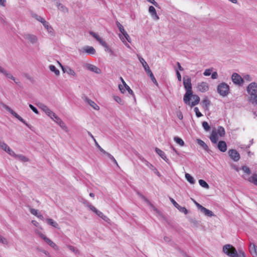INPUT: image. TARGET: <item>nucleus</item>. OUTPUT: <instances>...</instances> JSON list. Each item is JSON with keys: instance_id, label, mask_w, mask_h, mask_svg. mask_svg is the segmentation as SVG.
Here are the masks:
<instances>
[{"instance_id": "b1692460", "label": "nucleus", "mask_w": 257, "mask_h": 257, "mask_svg": "<svg viewBox=\"0 0 257 257\" xmlns=\"http://www.w3.org/2000/svg\"><path fill=\"white\" fill-rule=\"evenodd\" d=\"M249 250L253 256H257V246L254 243H251L249 245Z\"/></svg>"}, {"instance_id": "f704fd0d", "label": "nucleus", "mask_w": 257, "mask_h": 257, "mask_svg": "<svg viewBox=\"0 0 257 257\" xmlns=\"http://www.w3.org/2000/svg\"><path fill=\"white\" fill-rule=\"evenodd\" d=\"M193 98L194 99V100L191 103V107L198 104L200 101V97L197 95H193Z\"/></svg>"}, {"instance_id": "09e8293b", "label": "nucleus", "mask_w": 257, "mask_h": 257, "mask_svg": "<svg viewBox=\"0 0 257 257\" xmlns=\"http://www.w3.org/2000/svg\"><path fill=\"white\" fill-rule=\"evenodd\" d=\"M181 212L184 213L185 214H187L188 213L187 209L185 207L179 206L177 208Z\"/></svg>"}, {"instance_id": "dca6fc26", "label": "nucleus", "mask_w": 257, "mask_h": 257, "mask_svg": "<svg viewBox=\"0 0 257 257\" xmlns=\"http://www.w3.org/2000/svg\"><path fill=\"white\" fill-rule=\"evenodd\" d=\"M82 98L86 103L89 104L94 109L98 110L99 109V107L93 101L90 99L87 96H84Z\"/></svg>"}, {"instance_id": "412c9836", "label": "nucleus", "mask_w": 257, "mask_h": 257, "mask_svg": "<svg viewBox=\"0 0 257 257\" xmlns=\"http://www.w3.org/2000/svg\"><path fill=\"white\" fill-rule=\"evenodd\" d=\"M14 116H15L16 118H17L18 119H19L20 121H21L22 123H23L24 124H25L27 126H28L29 128H31V125L27 123V122L18 114H17L15 111H13V112L11 113Z\"/></svg>"}, {"instance_id": "58836bf2", "label": "nucleus", "mask_w": 257, "mask_h": 257, "mask_svg": "<svg viewBox=\"0 0 257 257\" xmlns=\"http://www.w3.org/2000/svg\"><path fill=\"white\" fill-rule=\"evenodd\" d=\"M96 214L106 222H108V221L109 220V219L100 211H97Z\"/></svg>"}, {"instance_id": "9b49d317", "label": "nucleus", "mask_w": 257, "mask_h": 257, "mask_svg": "<svg viewBox=\"0 0 257 257\" xmlns=\"http://www.w3.org/2000/svg\"><path fill=\"white\" fill-rule=\"evenodd\" d=\"M85 68H86L87 70L93 72L96 74H100L101 72V71L100 69L98 68L95 65H93L92 64H86L85 66Z\"/></svg>"}, {"instance_id": "473e14b6", "label": "nucleus", "mask_w": 257, "mask_h": 257, "mask_svg": "<svg viewBox=\"0 0 257 257\" xmlns=\"http://www.w3.org/2000/svg\"><path fill=\"white\" fill-rule=\"evenodd\" d=\"M220 137H223L225 134L224 128L222 126H218L217 128V134Z\"/></svg>"}, {"instance_id": "f8f14e48", "label": "nucleus", "mask_w": 257, "mask_h": 257, "mask_svg": "<svg viewBox=\"0 0 257 257\" xmlns=\"http://www.w3.org/2000/svg\"><path fill=\"white\" fill-rule=\"evenodd\" d=\"M119 88L121 92L124 93L126 90L128 91V92L132 96L135 97V94L134 93L133 91L131 89L130 86L126 84L123 85H119Z\"/></svg>"}, {"instance_id": "7c9ffc66", "label": "nucleus", "mask_w": 257, "mask_h": 257, "mask_svg": "<svg viewBox=\"0 0 257 257\" xmlns=\"http://www.w3.org/2000/svg\"><path fill=\"white\" fill-rule=\"evenodd\" d=\"M46 220H47V223L49 225L53 226L54 227H55L56 228H58L59 227L58 224L55 221L53 220L52 219L48 218V219H47Z\"/></svg>"}, {"instance_id": "0eeeda50", "label": "nucleus", "mask_w": 257, "mask_h": 257, "mask_svg": "<svg viewBox=\"0 0 257 257\" xmlns=\"http://www.w3.org/2000/svg\"><path fill=\"white\" fill-rule=\"evenodd\" d=\"M23 37L26 40H28L32 44H35L38 42V38L36 36L31 34H24Z\"/></svg>"}, {"instance_id": "a211bd4d", "label": "nucleus", "mask_w": 257, "mask_h": 257, "mask_svg": "<svg viewBox=\"0 0 257 257\" xmlns=\"http://www.w3.org/2000/svg\"><path fill=\"white\" fill-rule=\"evenodd\" d=\"M193 96L192 91L186 92L183 98V100L186 104H190V99Z\"/></svg>"}, {"instance_id": "79ce46f5", "label": "nucleus", "mask_w": 257, "mask_h": 257, "mask_svg": "<svg viewBox=\"0 0 257 257\" xmlns=\"http://www.w3.org/2000/svg\"><path fill=\"white\" fill-rule=\"evenodd\" d=\"M100 44L105 48V51L108 52L111 54H112V51L109 48V46L105 42L103 41Z\"/></svg>"}, {"instance_id": "393cba45", "label": "nucleus", "mask_w": 257, "mask_h": 257, "mask_svg": "<svg viewBox=\"0 0 257 257\" xmlns=\"http://www.w3.org/2000/svg\"><path fill=\"white\" fill-rule=\"evenodd\" d=\"M210 140L213 144H216L218 141L217 134L215 130H213L210 135Z\"/></svg>"}, {"instance_id": "ea45409f", "label": "nucleus", "mask_w": 257, "mask_h": 257, "mask_svg": "<svg viewBox=\"0 0 257 257\" xmlns=\"http://www.w3.org/2000/svg\"><path fill=\"white\" fill-rule=\"evenodd\" d=\"M198 182L199 185L202 187H204L206 189H208L209 188L208 184L204 180L200 179L199 180Z\"/></svg>"}, {"instance_id": "774afa93", "label": "nucleus", "mask_w": 257, "mask_h": 257, "mask_svg": "<svg viewBox=\"0 0 257 257\" xmlns=\"http://www.w3.org/2000/svg\"><path fill=\"white\" fill-rule=\"evenodd\" d=\"M218 75L217 72H213L211 75V78L213 79H215L218 78Z\"/></svg>"}, {"instance_id": "5701e85b", "label": "nucleus", "mask_w": 257, "mask_h": 257, "mask_svg": "<svg viewBox=\"0 0 257 257\" xmlns=\"http://www.w3.org/2000/svg\"><path fill=\"white\" fill-rule=\"evenodd\" d=\"M60 65H61L62 69L63 71H64V72H66L70 75H72V76L76 75V73L75 72V71L72 69H71L70 67L67 66V67L64 68L62 66V65H61V64H60Z\"/></svg>"}, {"instance_id": "052dcab7", "label": "nucleus", "mask_w": 257, "mask_h": 257, "mask_svg": "<svg viewBox=\"0 0 257 257\" xmlns=\"http://www.w3.org/2000/svg\"><path fill=\"white\" fill-rule=\"evenodd\" d=\"M211 72H212L211 69H207L204 71L203 74H204V75L206 76H209L211 74Z\"/></svg>"}, {"instance_id": "338daca9", "label": "nucleus", "mask_w": 257, "mask_h": 257, "mask_svg": "<svg viewBox=\"0 0 257 257\" xmlns=\"http://www.w3.org/2000/svg\"><path fill=\"white\" fill-rule=\"evenodd\" d=\"M58 8L60 10H61L62 11L65 12V11L66 10V11H68L67 10V9L64 7L63 5H62V4H59V5H58Z\"/></svg>"}, {"instance_id": "69168bd1", "label": "nucleus", "mask_w": 257, "mask_h": 257, "mask_svg": "<svg viewBox=\"0 0 257 257\" xmlns=\"http://www.w3.org/2000/svg\"><path fill=\"white\" fill-rule=\"evenodd\" d=\"M88 207H89V208L92 210L93 211V212H94L96 214H97V211H98L99 210H97L94 206H92V205H88Z\"/></svg>"}, {"instance_id": "c756f323", "label": "nucleus", "mask_w": 257, "mask_h": 257, "mask_svg": "<svg viewBox=\"0 0 257 257\" xmlns=\"http://www.w3.org/2000/svg\"><path fill=\"white\" fill-rule=\"evenodd\" d=\"M84 51L86 53L90 54H94L96 51L92 46H86L84 48Z\"/></svg>"}, {"instance_id": "72a5a7b5", "label": "nucleus", "mask_w": 257, "mask_h": 257, "mask_svg": "<svg viewBox=\"0 0 257 257\" xmlns=\"http://www.w3.org/2000/svg\"><path fill=\"white\" fill-rule=\"evenodd\" d=\"M89 34L93 36L100 44L103 40L95 33L90 32Z\"/></svg>"}, {"instance_id": "0e129e2a", "label": "nucleus", "mask_w": 257, "mask_h": 257, "mask_svg": "<svg viewBox=\"0 0 257 257\" xmlns=\"http://www.w3.org/2000/svg\"><path fill=\"white\" fill-rule=\"evenodd\" d=\"M147 1L148 2L150 3L151 4H153L154 6H155L157 8L159 7L158 4L155 0H147Z\"/></svg>"}, {"instance_id": "2f4dec72", "label": "nucleus", "mask_w": 257, "mask_h": 257, "mask_svg": "<svg viewBox=\"0 0 257 257\" xmlns=\"http://www.w3.org/2000/svg\"><path fill=\"white\" fill-rule=\"evenodd\" d=\"M3 75H5L7 78L14 80L16 84H18V83H20V82L16 81L15 78L7 70L5 71Z\"/></svg>"}, {"instance_id": "3c124183", "label": "nucleus", "mask_w": 257, "mask_h": 257, "mask_svg": "<svg viewBox=\"0 0 257 257\" xmlns=\"http://www.w3.org/2000/svg\"><path fill=\"white\" fill-rule=\"evenodd\" d=\"M0 146L2 149L5 150L6 152H7V150H9V148H10V147L4 142H1L0 143Z\"/></svg>"}, {"instance_id": "ddd939ff", "label": "nucleus", "mask_w": 257, "mask_h": 257, "mask_svg": "<svg viewBox=\"0 0 257 257\" xmlns=\"http://www.w3.org/2000/svg\"><path fill=\"white\" fill-rule=\"evenodd\" d=\"M197 88L201 92H206L209 89L208 84L205 82L199 83L197 85Z\"/></svg>"}, {"instance_id": "e433bc0d", "label": "nucleus", "mask_w": 257, "mask_h": 257, "mask_svg": "<svg viewBox=\"0 0 257 257\" xmlns=\"http://www.w3.org/2000/svg\"><path fill=\"white\" fill-rule=\"evenodd\" d=\"M67 247L70 251L74 252L75 254H79L80 253L79 250L76 247L72 245H67Z\"/></svg>"}, {"instance_id": "4be33fe9", "label": "nucleus", "mask_w": 257, "mask_h": 257, "mask_svg": "<svg viewBox=\"0 0 257 257\" xmlns=\"http://www.w3.org/2000/svg\"><path fill=\"white\" fill-rule=\"evenodd\" d=\"M197 144L200 145L204 150L207 151V152H210V150L209 149L208 146L205 144V143L201 140V139H198L196 140Z\"/></svg>"}, {"instance_id": "bb28decb", "label": "nucleus", "mask_w": 257, "mask_h": 257, "mask_svg": "<svg viewBox=\"0 0 257 257\" xmlns=\"http://www.w3.org/2000/svg\"><path fill=\"white\" fill-rule=\"evenodd\" d=\"M45 28L47 30L48 32L51 34L52 35H53L54 34V30L53 28L49 25V23L46 21L43 24Z\"/></svg>"}, {"instance_id": "e2e57ef3", "label": "nucleus", "mask_w": 257, "mask_h": 257, "mask_svg": "<svg viewBox=\"0 0 257 257\" xmlns=\"http://www.w3.org/2000/svg\"><path fill=\"white\" fill-rule=\"evenodd\" d=\"M189 221L191 223L194 224L195 226H197L198 225V222L195 219L191 218L189 220Z\"/></svg>"}, {"instance_id": "a878e982", "label": "nucleus", "mask_w": 257, "mask_h": 257, "mask_svg": "<svg viewBox=\"0 0 257 257\" xmlns=\"http://www.w3.org/2000/svg\"><path fill=\"white\" fill-rule=\"evenodd\" d=\"M210 101L208 99L207 97H205L201 102V104L202 105V107L205 109L207 110L209 105H210Z\"/></svg>"}, {"instance_id": "20e7f679", "label": "nucleus", "mask_w": 257, "mask_h": 257, "mask_svg": "<svg viewBox=\"0 0 257 257\" xmlns=\"http://www.w3.org/2000/svg\"><path fill=\"white\" fill-rule=\"evenodd\" d=\"M139 60L142 63L145 70L147 73V74L149 75L150 78L151 79L152 81L154 83H155L156 85H158L157 81L152 73L151 70L150 69L149 65H148L147 63L145 61V60L143 58H140Z\"/></svg>"}, {"instance_id": "a18cd8bd", "label": "nucleus", "mask_w": 257, "mask_h": 257, "mask_svg": "<svg viewBox=\"0 0 257 257\" xmlns=\"http://www.w3.org/2000/svg\"><path fill=\"white\" fill-rule=\"evenodd\" d=\"M3 107L5 109H6L7 111H8L11 114L14 111L12 109H11L9 106L5 104L3 102L0 103V107Z\"/></svg>"}, {"instance_id": "c9c22d12", "label": "nucleus", "mask_w": 257, "mask_h": 257, "mask_svg": "<svg viewBox=\"0 0 257 257\" xmlns=\"http://www.w3.org/2000/svg\"><path fill=\"white\" fill-rule=\"evenodd\" d=\"M248 181L257 186V174H254L251 177L248 178Z\"/></svg>"}, {"instance_id": "f03ea898", "label": "nucleus", "mask_w": 257, "mask_h": 257, "mask_svg": "<svg viewBox=\"0 0 257 257\" xmlns=\"http://www.w3.org/2000/svg\"><path fill=\"white\" fill-rule=\"evenodd\" d=\"M246 91L250 96V101L257 104V83H250L246 88Z\"/></svg>"}, {"instance_id": "2eb2a0df", "label": "nucleus", "mask_w": 257, "mask_h": 257, "mask_svg": "<svg viewBox=\"0 0 257 257\" xmlns=\"http://www.w3.org/2000/svg\"><path fill=\"white\" fill-rule=\"evenodd\" d=\"M149 12L151 16L152 17V18L154 20L157 21L159 19V17L158 16L156 11V9H155V8L153 6H151L149 7Z\"/></svg>"}, {"instance_id": "4d7b16f0", "label": "nucleus", "mask_w": 257, "mask_h": 257, "mask_svg": "<svg viewBox=\"0 0 257 257\" xmlns=\"http://www.w3.org/2000/svg\"><path fill=\"white\" fill-rule=\"evenodd\" d=\"M29 107L34 112H35L36 114L39 113V111H38V109H37V108L36 107H35L34 106H33L32 104H30Z\"/></svg>"}, {"instance_id": "7ed1b4c3", "label": "nucleus", "mask_w": 257, "mask_h": 257, "mask_svg": "<svg viewBox=\"0 0 257 257\" xmlns=\"http://www.w3.org/2000/svg\"><path fill=\"white\" fill-rule=\"evenodd\" d=\"M217 91L220 95L226 96L229 93V86L225 82H221L217 86Z\"/></svg>"}, {"instance_id": "37998d69", "label": "nucleus", "mask_w": 257, "mask_h": 257, "mask_svg": "<svg viewBox=\"0 0 257 257\" xmlns=\"http://www.w3.org/2000/svg\"><path fill=\"white\" fill-rule=\"evenodd\" d=\"M116 24L117 25V27H118L119 31L120 32V33L123 34H124L125 32H126L125 30H124L123 26L118 21H116Z\"/></svg>"}, {"instance_id": "680f3d73", "label": "nucleus", "mask_w": 257, "mask_h": 257, "mask_svg": "<svg viewBox=\"0 0 257 257\" xmlns=\"http://www.w3.org/2000/svg\"><path fill=\"white\" fill-rule=\"evenodd\" d=\"M169 199L170 201L176 208H177L179 206V205L176 202V201L174 199H173L171 197H170Z\"/></svg>"}, {"instance_id": "13d9d810", "label": "nucleus", "mask_w": 257, "mask_h": 257, "mask_svg": "<svg viewBox=\"0 0 257 257\" xmlns=\"http://www.w3.org/2000/svg\"><path fill=\"white\" fill-rule=\"evenodd\" d=\"M137 194L145 201H146L147 203L148 204H150V201H149V200L146 198L143 195H142L141 193H140V192H137Z\"/></svg>"}, {"instance_id": "423d86ee", "label": "nucleus", "mask_w": 257, "mask_h": 257, "mask_svg": "<svg viewBox=\"0 0 257 257\" xmlns=\"http://www.w3.org/2000/svg\"><path fill=\"white\" fill-rule=\"evenodd\" d=\"M183 84L186 92L192 91L191 79L189 77L186 76L183 78Z\"/></svg>"}, {"instance_id": "c03bdc74", "label": "nucleus", "mask_w": 257, "mask_h": 257, "mask_svg": "<svg viewBox=\"0 0 257 257\" xmlns=\"http://www.w3.org/2000/svg\"><path fill=\"white\" fill-rule=\"evenodd\" d=\"M174 140L177 144H178L180 146H183L184 145V142L183 140L180 138L175 137H174Z\"/></svg>"}, {"instance_id": "c85d7f7f", "label": "nucleus", "mask_w": 257, "mask_h": 257, "mask_svg": "<svg viewBox=\"0 0 257 257\" xmlns=\"http://www.w3.org/2000/svg\"><path fill=\"white\" fill-rule=\"evenodd\" d=\"M30 212L33 215L36 216L38 218L42 220L44 219V217L42 214L41 213H38L37 210L32 208L30 209Z\"/></svg>"}, {"instance_id": "bf43d9fd", "label": "nucleus", "mask_w": 257, "mask_h": 257, "mask_svg": "<svg viewBox=\"0 0 257 257\" xmlns=\"http://www.w3.org/2000/svg\"><path fill=\"white\" fill-rule=\"evenodd\" d=\"M7 152L12 156H14L15 158L17 157V155H16L15 152L10 149V148H9V150H7Z\"/></svg>"}, {"instance_id": "39448f33", "label": "nucleus", "mask_w": 257, "mask_h": 257, "mask_svg": "<svg viewBox=\"0 0 257 257\" xmlns=\"http://www.w3.org/2000/svg\"><path fill=\"white\" fill-rule=\"evenodd\" d=\"M38 106L43 110L51 119H53V115H54L55 113L51 111L48 106L42 103L38 104Z\"/></svg>"}, {"instance_id": "6e6552de", "label": "nucleus", "mask_w": 257, "mask_h": 257, "mask_svg": "<svg viewBox=\"0 0 257 257\" xmlns=\"http://www.w3.org/2000/svg\"><path fill=\"white\" fill-rule=\"evenodd\" d=\"M53 119H52L54 121H55L57 124H58L66 132H67L68 128L66 126L65 123L62 120V119L58 117L55 113L53 115Z\"/></svg>"}, {"instance_id": "cd10ccee", "label": "nucleus", "mask_w": 257, "mask_h": 257, "mask_svg": "<svg viewBox=\"0 0 257 257\" xmlns=\"http://www.w3.org/2000/svg\"><path fill=\"white\" fill-rule=\"evenodd\" d=\"M200 211L203 213L206 216L211 217L214 215L213 213L209 209L203 207Z\"/></svg>"}, {"instance_id": "603ef678", "label": "nucleus", "mask_w": 257, "mask_h": 257, "mask_svg": "<svg viewBox=\"0 0 257 257\" xmlns=\"http://www.w3.org/2000/svg\"><path fill=\"white\" fill-rule=\"evenodd\" d=\"M241 169L245 172L247 174L249 175L250 173V169L246 166H243L241 167Z\"/></svg>"}, {"instance_id": "49530a36", "label": "nucleus", "mask_w": 257, "mask_h": 257, "mask_svg": "<svg viewBox=\"0 0 257 257\" xmlns=\"http://www.w3.org/2000/svg\"><path fill=\"white\" fill-rule=\"evenodd\" d=\"M113 99L116 102H117L120 105H123L124 103V101L122 100L121 98L118 96H113Z\"/></svg>"}, {"instance_id": "5fc2aeb1", "label": "nucleus", "mask_w": 257, "mask_h": 257, "mask_svg": "<svg viewBox=\"0 0 257 257\" xmlns=\"http://www.w3.org/2000/svg\"><path fill=\"white\" fill-rule=\"evenodd\" d=\"M0 242L4 244H7L8 242L6 238L0 235Z\"/></svg>"}, {"instance_id": "4468645a", "label": "nucleus", "mask_w": 257, "mask_h": 257, "mask_svg": "<svg viewBox=\"0 0 257 257\" xmlns=\"http://www.w3.org/2000/svg\"><path fill=\"white\" fill-rule=\"evenodd\" d=\"M119 37L127 47H130L129 45L124 40V39H125L128 42L131 43V39L126 32L123 34L122 35L119 34Z\"/></svg>"}, {"instance_id": "864d4df0", "label": "nucleus", "mask_w": 257, "mask_h": 257, "mask_svg": "<svg viewBox=\"0 0 257 257\" xmlns=\"http://www.w3.org/2000/svg\"><path fill=\"white\" fill-rule=\"evenodd\" d=\"M194 110L197 117H200L202 116V113L199 111V109L197 107H194Z\"/></svg>"}, {"instance_id": "8fccbe9b", "label": "nucleus", "mask_w": 257, "mask_h": 257, "mask_svg": "<svg viewBox=\"0 0 257 257\" xmlns=\"http://www.w3.org/2000/svg\"><path fill=\"white\" fill-rule=\"evenodd\" d=\"M16 158H19L20 160H21L22 161L24 162H28L29 160L26 157H25L22 155H17V157H16Z\"/></svg>"}, {"instance_id": "de8ad7c7", "label": "nucleus", "mask_w": 257, "mask_h": 257, "mask_svg": "<svg viewBox=\"0 0 257 257\" xmlns=\"http://www.w3.org/2000/svg\"><path fill=\"white\" fill-rule=\"evenodd\" d=\"M202 127H203V128L206 131H209L211 128L210 125L208 124V122L206 121H203L202 122Z\"/></svg>"}, {"instance_id": "4c0bfd02", "label": "nucleus", "mask_w": 257, "mask_h": 257, "mask_svg": "<svg viewBox=\"0 0 257 257\" xmlns=\"http://www.w3.org/2000/svg\"><path fill=\"white\" fill-rule=\"evenodd\" d=\"M185 178L190 184H194L195 183V180L193 177L191 176L189 174L186 173Z\"/></svg>"}, {"instance_id": "a19ab883", "label": "nucleus", "mask_w": 257, "mask_h": 257, "mask_svg": "<svg viewBox=\"0 0 257 257\" xmlns=\"http://www.w3.org/2000/svg\"><path fill=\"white\" fill-rule=\"evenodd\" d=\"M49 68L50 70L56 75H59L60 74V71L58 69H57L54 65H51L49 66Z\"/></svg>"}, {"instance_id": "6e6d98bb", "label": "nucleus", "mask_w": 257, "mask_h": 257, "mask_svg": "<svg viewBox=\"0 0 257 257\" xmlns=\"http://www.w3.org/2000/svg\"><path fill=\"white\" fill-rule=\"evenodd\" d=\"M95 145L97 147V148L99 149V150L102 152L103 154H105V153H106V152L103 150L99 145V144H98V143L96 141H95Z\"/></svg>"}, {"instance_id": "f3484780", "label": "nucleus", "mask_w": 257, "mask_h": 257, "mask_svg": "<svg viewBox=\"0 0 257 257\" xmlns=\"http://www.w3.org/2000/svg\"><path fill=\"white\" fill-rule=\"evenodd\" d=\"M155 152L166 163H167L168 164L170 163L169 159L167 158L165 153L163 151H162L161 150H160V149H159L158 148H156Z\"/></svg>"}, {"instance_id": "f257e3e1", "label": "nucleus", "mask_w": 257, "mask_h": 257, "mask_svg": "<svg viewBox=\"0 0 257 257\" xmlns=\"http://www.w3.org/2000/svg\"><path fill=\"white\" fill-rule=\"evenodd\" d=\"M222 251L230 257H245V253L242 250H239L237 252L235 248L229 244L224 245Z\"/></svg>"}, {"instance_id": "aec40b11", "label": "nucleus", "mask_w": 257, "mask_h": 257, "mask_svg": "<svg viewBox=\"0 0 257 257\" xmlns=\"http://www.w3.org/2000/svg\"><path fill=\"white\" fill-rule=\"evenodd\" d=\"M39 235L40 237L43 239L51 247L54 248L56 246V245L54 242L42 233H40Z\"/></svg>"}, {"instance_id": "1a4fd4ad", "label": "nucleus", "mask_w": 257, "mask_h": 257, "mask_svg": "<svg viewBox=\"0 0 257 257\" xmlns=\"http://www.w3.org/2000/svg\"><path fill=\"white\" fill-rule=\"evenodd\" d=\"M228 153L229 157L234 161L237 162L239 160L240 155L236 150L233 149L229 150L228 152Z\"/></svg>"}, {"instance_id": "9d476101", "label": "nucleus", "mask_w": 257, "mask_h": 257, "mask_svg": "<svg viewBox=\"0 0 257 257\" xmlns=\"http://www.w3.org/2000/svg\"><path fill=\"white\" fill-rule=\"evenodd\" d=\"M231 79L233 82L236 84L240 85L243 82V80L242 77L236 73L232 74Z\"/></svg>"}, {"instance_id": "6ab92c4d", "label": "nucleus", "mask_w": 257, "mask_h": 257, "mask_svg": "<svg viewBox=\"0 0 257 257\" xmlns=\"http://www.w3.org/2000/svg\"><path fill=\"white\" fill-rule=\"evenodd\" d=\"M217 148L222 152H225L227 150L226 143L224 141H220L217 145Z\"/></svg>"}]
</instances>
